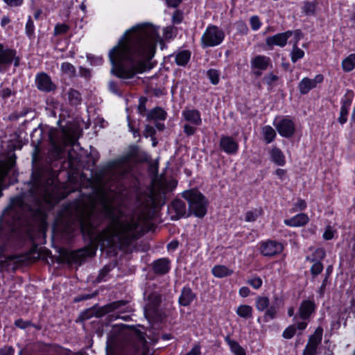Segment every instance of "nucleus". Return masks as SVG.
Masks as SVG:
<instances>
[{"instance_id":"31","label":"nucleus","mask_w":355,"mask_h":355,"mask_svg":"<svg viewBox=\"0 0 355 355\" xmlns=\"http://www.w3.org/2000/svg\"><path fill=\"white\" fill-rule=\"evenodd\" d=\"M271 160L276 165L284 166L286 164V157L282 150L274 147L270 152Z\"/></svg>"},{"instance_id":"49","label":"nucleus","mask_w":355,"mask_h":355,"mask_svg":"<svg viewBox=\"0 0 355 355\" xmlns=\"http://www.w3.org/2000/svg\"><path fill=\"white\" fill-rule=\"evenodd\" d=\"M70 30V26L64 23H58L55 24L53 30V35L58 36L66 34Z\"/></svg>"},{"instance_id":"64","label":"nucleus","mask_w":355,"mask_h":355,"mask_svg":"<svg viewBox=\"0 0 355 355\" xmlns=\"http://www.w3.org/2000/svg\"><path fill=\"white\" fill-rule=\"evenodd\" d=\"M87 58L92 65H101L103 63V58L102 57L89 55Z\"/></svg>"},{"instance_id":"19","label":"nucleus","mask_w":355,"mask_h":355,"mask_svg":"<svg viewBox=\"0 0 355 355\" xmlns=\"http://www.w3.org/2000/svg\"><path fill=\"white\" fill-rule=\"evenodd\" d=\"M16 49L0 43V71L6 72L9 68V61Z\"/></svg>"},{"instance_id":"14","label":"nucleus","mask_w":355,"mask_h":355,"mask_svg":"<svg viewBox=\"0 0 355 355\" xmlns=\"http://www.w3.org/2000/svg\"><path fill=\"white\" fill-rule=\"evenodd\" d=\"M317 309L316 304L313 300H304L301 302L298 308L297 313L294 316V319L297 317L302 320H309L311 315L315 313Z\"/></svg>"},{"instance_id":"20","label":"nucleus","mask_w":355,"mask_h":355,"mask_svg":"<svg viewBox=\"0 0 355 355\" xmlns=\"http://www.w3.org/2000/svg\"><path fill=\"white\" fill-rule=\"evenodd\" d=\"M314 254H318V257L320 259V260H316V259L315 257L311 258L309 257H307L306 259L310 261L311 262H313V264L311 266V267L310 268V272H311V275L313 277H315L319 274H320L324 269V266H323L321 260L324 258L325 252L323 249L318 248L315 250V251L312 254V256H313Z\"/></svg>"},{"instance_id":"45","label":"nucleus","mask_w":355,"mask_h":355,"mask_svg":"<svg viewBox=\"0 0 355 355\" xmlns=\"http://www.w3.org/2000/svg\"><path fill=\"white\" fill-rule=\"evenodd\" d=\"M286 32L290 33L289 38L291 36H293L291 42L293 44V46H298L299 42L303 38L304 35L302 32L301 29H295L294 31L288 30Z\"/></svg>"},{"instance_id":"23","label":"nucleus","mask_w":355,"mask_h":355,"mask_svg":"<svg viewBox=\"0 0 355 355\" xmlns=\"http://www.w3.org/2000/svg\"><path fill=\"white\" fill-rule=\"evenodd\" d=\"M170 209L175 213L171 217L172 220H178L186 216V204L180 199L173 200L171 204Z\"/></svg>"},{"instance_id":"24","label":"nucleus","mask_w":355,"mask_h":355,"mask_svg":"<svg viewBox=\"0 0 355 355\" xmlns=\"http://www.w3.org/2000/svg\"><path fill=\"white\" fill-rule=\"evenodd\" d=\"M309 221V218L307 214L299 213L290 218L284 219V223L288 227H300L306 225Z\"/></svg>"},{"instance_id":"43","label":"nucleus","mask_w":355,"mask_h":355,"mask_svg":"<svg viewBox=\"0 0 355 355\" xmlns=\"http://www.w3.org/2000/svg\"><path fill=\"white\" fill-rule=\"evenodd\" d=\"M263 214V211L261 207L255 209L254 211H248L245 215V220L246 222H254Z\"/></svg>"},{"instance_id":"28","label":"nucleus","mask_w":355,"mask_h":355,"mask_svg":"<svg viewBox=\"0 0 355 355\" xmlns=\"http://www.w3.org/2000/svg\"><path fill=\"white\" fill-rule=\"evenodd\" d=\"M191 56V52L189 50L179 51L175 55V62L178 66L186 67L189 63Z\"/></svg>"},{"instance_id":"48","label":"nucleus","mask_w":355,"mask_h":355,"mask_svg":"<svg viewBox=\"0 0 355 355\" xmlns=\"http://www.w3.org/2000/svg\"><path fill=\"white\" fill-rule=\"evenodd\" d=\"M318 3L305 1L302 8L303 12L306 15H314Z\"/></svg>"},{"instance_id":"40","label":"nucleus","mask_w":355,"mask_h":355,"mask_svg":"<svg viewBox=\"0 0 355 355\" xmlns=\"http://www.w3.org/2000/svg\"><path fill=\"white\" fill-rule=\"evenodd\" d=\"M323 329L322 327H318L314 333L309 336L308 343L314 345L317 347L321 343L322 340Z\"/></svg>"},{"instance_id":"6","label":"nucleus","mask_w":355,"mask_h":355,"mask_svg":"<svg viewBox=\"0 0 355 355\" xmlns=\"http://www.w3.org/2000/svg\"><path fill=\"white\" fill-rule=\"evenodd\" d=\"M47 170L43 165L33 166L32 168L30 180L28 184L30 187L29 193L37 194L48 185L49 180L46 177Z\"/></svg>"},{"instance_id":"22","label":"nucleus","mask_w":355,"mask_h":355,"mask_svg":"<svg viewBox=\"0 0 355 355\" xmlns=\"http://www.w3.org/2000/svg\"><path fill=\"white\" fill-rule=\"evenodd\" d=\"M270 62V58L266 55H258L253 58L251 60V68L259 70L254 72V75L260 76L261 71L266 70Z\"/></svg>"},{"instance_id":"25","label":"nucleus","mask_w":355,"mask_h":355,"mask_svg":"<svg viewBox=\"0 0 355 355\" xmlns=\"http://www.w3.org/2000/svg\"><path fill=\"white\" fill-rule=\"evenodd\" d=\"M353 96L345 95L341 98V107L340 111V116L338 121L341 124H345L347 121L349 110L352 103Z\"/></svg>"},{"instance_id":"60","label":"nucleus","mask_w":355,"mask_h":355,"mask_svg":"<svg viewBox=\"0 0 355 355\" xmlns=\"http://www.w3.org/2000/svg\"><path fill=\"white\" fill-rule=\"evenodd\" d=\"M96 295L97 293L80 294L74 298L73 302L77 303L83 301H86L96 297Z\"/></svg>"},{"instance_id":"55","label":"nucleus","mask_w":355,"mask_h":355,"mask_svg":"<svg viewBox=\"0 0 355 355\" xmlns=\"http://www.w3.org/2000/svg\"><path fill=\"white\" fill-rule=\"evenodd\" d=\"M250 24L252 30L257 31L261 27L262 22L258 15H253L250 18Z\"/></svg>"},{"instance_id":"17","label":"nucleus","mask_w":355,"mask_h":355,"mask_svg":"<svg viewBox=\"0 0 355 355\" xmlns=\"http://www.w3.org/2000/svg\"><path fill=\"white\" fill-rule=\"evenodd\" d=\"M221 150L227 155H235L238 153L239 145L231 136L223 135L219 141Z\"/></svg>"},{"instance_id":"21","label":"nucleus","mask_w":355,"mask_h":355,"mask_svg":"<svg viewBox=\"0 0 355 355\" xmlns=\"http://www.w3.org/2000/svg\"><path fill=\"white\" fill-rule=\"evenodd\" d=\"M153 273L158 276H162L169 272L171 270V261L168 258H159L151 264Z\"/></svg>"},{"instance_id":"39","label":"nucleus","mask_w":355,"mask_h":355,"mask_svg":"<svg viewBox=\"0 0 355 355\" xmlns=\"http://www.w3.org/2000/svg\"><path fill=\"white\" fill-rule=\"evenodd\" d=\"M342 69L345 72H350L355 68V53H351L342 61Z\"/></svg>"},{"instance_id":"51","label":"nucleus","mask_w":355,"mask_h":355,"mask_svg":"<svg viewBox=\"0 0 355 355\" xmlns=\"http://www.w3.org/2000/svg\"><path fill=\"white\" fill-rule=\"evenodd\" d=\"M307 207V204L305 200L298 198L297 200L293 203L291 212H297L304 211Z\"/></svg>"},{"instance_id":"46","label":"nucleus","mask_w":355,"mask_h":355,"mask_svg":"<svg viewBox=\"0 0 355 355\" xmlns=\"http://www.w3.org/2000/svg\"><path fill=\"white\" fill-rule=\"evenodd\" d=\"M304 51L298 46H293L291 52V59L293 63L297 62L304 57Z\"/></svg>"},{"instance_id":"5","label":"nucleus","mask_w":355,"mask_h":355,"mask_svg":"<svg viewBox=\"0 0 355 355\" xmlns=\"http://www.w3.org/2000/svg\"><path fill=\"white\" fill-rule=\"evenodd\" d=\"M281 302L282 300L277 295L273 297V301L270 304V299L267 296L259 295L255 298V307L259 312L265 311L263 321V322H268L269 320H274L277 317V314L279 309V304L278 302Z\"/></svg>"},{"instance_id":"7","label":"nucleus","mask_w":355,"mask_h":355,"mask_svg":"<svg viewBox=\"0 0 355 355\" xmlns=\"http://www.w3.org/2000/svg\"><path fill=\"white\" fill-rule=\"evenodd\" d=\"M225 32L218 26L209 24L201 37L202 48L214 47L220 45L225 40Z\"/></svg>"},{"instance_id":"52","label":"nucleus","mask_w":355,"mask_h":355,"mask_svg":"<svg viewBox=\"0 0 355 355\" xmlns=\"http://www.w3.org/2000/svg\"><path fill=\"white\" fill-rule=\"evenodd\" d=\"M148 97L141 96L139 98V105L137 106V112L141 116H144L146 112V103L148 102Z\"/></svg>"},{"instance_id":"47","label":"nucleus","mask_w":355,"mask_h":355,"mask_svg":"<svg viewBox=\"0 0 355 355\" xmlns=\"http://www.w3.org/2000/svg\"><path fill=\"white\" fill-rule=\"evenodd\" d=\"M178 33V27L174 25L168 26L164 29L163 34L166 40H173Z\"/></svg>"},{"instance_id":"53","label":"nucleus","mask_w":355,"mask_h":355,"mask_svg":"<svg viewBox=\"0 0 355 355\" xmlns=\"http://www.w3.org/2000/svg\"><path fill=\"white\" fill-rule=\"evenodd\" d=\"M184 19V13L180 10H175L172 15L171 21L173 25L181 24Z\"/></svg>"},{"instance_id":"42","label":"nucleus","mask_w":355,"mask_h":355,"mask_svg":"<svg viewBox=\"0 0 355 355\" xmlns=\"http://www.w3.org/2000/svg\"><path fill=\"white\" fill-rule=\"evenodd\" d=\"M94 308H96V305H94L93 306L83 311L76 320V322H84L86 320L92 318V317H94Z\"/></svg>"},{"instance_id":"44","label":"nucleus","mask_w":355,"mask_h":355,"mask_svg":"<svg viewBox=\"0 0 355 355\" xmlns=\"http://www.w3.org/2000/svg\"><path fill=\"white\" fill-rule=\"evenodd\" d=\"M207 76L209 78L210 83L214 85H218L220 82V72L217 69H208L207 71Z\"/></svg>"},{"instance_id":"35","label":"nucleus","mask_w":355,"mask_h":355,"mask_svg":"<svg viewBox=\"0 0 355 355\" xmlns=\"http://www.w3.org/2000/svg\"><path fill=\"white\" fill-rule=\"evenodd\" d=\"M315 88L312 79L304 77L298 84V89L302 95L307 94L311 89Z\"/></svg>"},{"instance_id":"59","label":"nucleus","mask_w":355,"mask_h":355,"mask_svg":"<svg viewBox=\"0 0 355 355\" xmlns=\"http://www.w3.org/2000/svg\"><path fill=\"white\" fill-rule=\"evenodd\" d=\"M14 324L16 327L24 330L31 327L32 322L31 320H24L22 318H18L15 321Z\"/></svg>"},{"instance_id":"10","label":"nucleus","mask_w":355,"mask_h":355,"mask_svg":"<svg viewBox=\"0 0 355 355\" xmlns=\"http://www.w3.org/2000/svg\"><path fill=\"white\" fill-rule=\"evenodd\" d=\"M95 255L96 248H93L90 243H87L85 247L69 253L67 261L71 263L81 265L87 257H93Z\"/></svg>"},{"instance_id":"2","label":"nucleus","mask_w":355,"mask_h":355,"mask_svg":"<svg viewBox=\"0 0 355 355\" xmlns=\"http://www.w3.org/2000/svg\"><path fill=\"white\" fill-rule=\"evenodd\" d=\"M105 218L110 220L118 227V239L120 245L126 248L144 235V231L140 228V223L135 219L121 221L123 216L121 209L105 202L101 211Z\"/></svg>"},{"instance_id":"30","label":"nucleus","mask_w":355,"mask_h":355,"mask_svg":"<svg viewBox=\"0 0 355 355\" xmlns=\"http://www.w3.org/2000/svg\"><path fill=\"white\" fill-rule=\"evenodd\" d=\"M225 342L228 345L230 349L234 355H246L245 349L239 345V343L232 340L230 335H227L224 338Z\"/></svg>"},{"instance_id":"13","label":"nucleus","mask_w":355,"mask_h":355,"mask_svg":"<svg viewBox=\"0 0 355 355\" xmlns=\"http://www.w3.org/2000/svg\"><path fill=\"white\" fill-rule=\"evenodd\" d=\"M132 350L134 351L135 354L148 355L149 347L146 339L145 332L139 329H135V339L132 344Z\"/></svg>"},{"instance_id":"32","label":"nucleus","mask_w":355,"mask_h":355,"mask_svg":"<svg viewBox=\"0 0 355 355\" xmlns=\"http://www.w3.org/2000/svg\"><path fill=\"white\" fill-rule=\"evenodd\" d=\"M147 119L150 120H165L167 116L166 112L161 107L156 106L150 110L147 114Z\"/></svg>"},{"instance_id":"34","label":"nucleus","mask_w":355,"mask_h":355,"mask_svg":"<svg viewBox=\"0 0 355 355\" xmlns=\"http://www.w3.org/2000/svg\"><path fill=\"white\" fill-rule=\"evenodd\" d=\"M16 159L17 156L14 153L11 156L6 158L4 161L0 162L1 170L5 173V175H8L15 166Z\"/></svg>"},{"instance_id":"38","label":"nucleus","mask_w":355,"mask_h":355,"mask_svg":"<svg viewBox=\"0 0 355 355\" xmlns=\"http://www.w3.org/2000/svg\"><path fill=\"white\" fill-rule=\"evenodd\" d=\"M35 26L31 16H28L25 25V34L31 42L35 38Z\"/></svg>"},{"instance_id":"61","label":"nucleus","mask_w":355,"mask_h":355,"mask_svg":"<svg viewBox=\"0 0 355 355\" xmlns=\"http://www.w3.org/2000/svg\"><path fill=\"white\" fill-rule=\"evenodd\" d=\"M278 79H279V77L272 72L266 75L263 78L265 83L269 87H272L273 83L277 81Z\"/></svg>"},{"instance_id":"9","label":"nucleus","mask_w":355,"mask_h":355,"mask_svg":"<svg viewBox=\"0 0 355 355\" xmlns=\"http://www.w3.org/2000/svg\"><path fill=\"white\" fill-rule=\"evenodd\" d=\"M282 243L272 239L262 241L259 244V253L265 257H275L279 255L284 250Z\"/></svg>"},{"instance_id":"29","label":"nucleus","mask_w":355,"mask_h":355,"mask_svg":"<svg viewBox=\"0 0 355 355\" xmlns=\"http://www.w3.org/2000/svg\"><path fill=\"white\" fill-rule=\"evenodd\" d=\"M67 98L69 104L73 107L80 105L83 101L81 93L73 88H69L68 90Z\"/></svg>"},{"instance_id":"62","label":"nucleus","mask_w":355,"mask_h":355,"mask_svg":"<svg viewBox=\"0 0 355 355\" xmlns=\"http://www.w3.org/2000/svg\"><path fill=\"white\" fill-rule=\"evenodd\" d=\"M16 94V92L15 91H12L10 88L9 87H6V88H3L1 91H0V96L6 100V99H8V98H10L11 96H15Z\"/></svg>"},{"instance_id":"15","label":"nucleus","mask_w":355,"mask_h":355,"mask_svg":"<svg viewBox=\"0 0 355 355\" xmlns=\"http://www.w3.org/2000/svg\"><path fill=\"white\" fill-rule=\"evenodd\" d=\"M128 302L123 300H116L108 303L103 306L98 307V304L96 305V308H94V317L96 318H102L107 313L113 312L122 306H124L127 304Z\"/></svg>"},{"instance_id":"50","label":"nucleus","mask_w":355,"mask_h":355,"mask_svg":"<svg viewBox=\"0 0 355 355\" xmlns=\"http://www.w3.org/2000/svg\"><path fill=\"white\" fill-rule=\"evenodd\" d=\"M61 70L63 73H67L71 77L75 76L76 73L75 67L68 62H64L61 64Z\"/></svg>"},{"instance_id":"12","label":"nucleus","mask_w":355,"mask_h":355,"mask_svg":"<svg viewBox=\"0 0 355 355\" xmlns=\"http://www.w3.org/2000/svg\"><path fill=\"white\" fill-rule=\"evenodd\" d=\"M162 303V295L155 292L150 293L147 297V303L144 306V314L147 317H153L159 312Z\"/></svg>"},{"instance_id":"57","label":"nucleus","mask_w":355,"mask_h":355,"mask_svg":"<svg viewBox=\"0 0 355 355\" xmlns=\"http://www.w3.org/2000/svg\"><path fill=\"white\" fill-rule=\"evenodd\" d=\"M247 283L254 289H259L263 284L261 278L259 276H255L248 280Z\"/></svg>"},{"instance_id":"3","label":"nucleus","mask_w":355,"mask_h":355,"mask_svg":"<svg viewBox=\"0 0 355 355\" xmlns=\"http://www.w3.org/2000/svg\"><path fill=\"white\" fill-rule=\"evenodd\" d=\"M80 233L85 243H90L96 252L100 245L101 249L112 248L114 245L113 235L108 228L98 232L96 226L90 220H82L80 224Z\"/></svg>"},{"instance_id":"8","label":"nucleus","mask_w":355,"mask_h":355,"mask_svg":"<svg viewBox=\"0 0 355 355\" xmlns=\"http://www.w3.org/2000/svg\"><path fill=\"white\" fill-rule=\"evenodd\" d=\"M272 124L278 134L284 138L290 139L296 132L295 121L288 115L276 117Z\"/></svg>"},{"instance_id":"26","label":"nucleus","mask_w":355,"mask_h":355,"mask_svg":"<svg viewBox=\"0 0 355 355\" xmlns=\"http://www.w3.org/2000/svg\"><path fill=\"white\" fill-rule=\"evenodd\" d=\"M196 298V294L193 292L189 285L184 286L181 291V294L178 298V303L182 306H189Z\"/></svg>"},{"instance_id":"36","label":"nucleus","mask_w":355,"mask_h":355,"mask_svg":"<svg viewBox=\"0 0 355 355\" xmlns=\"http://www.w3.org/2000/svg\"><path fill=\"white\" fill-rule=\"evenodd\" d=\"M236 313L240 318L245 320L252 318L253 317V309L248 304L239 305L236 310Z\"/></svg>"},{"instance_id":"11","label":"nucleus","mask_w":355,"mask_h":355,"mask_svg":"<svg viewBox=\"0 0 355 355\" xmlns=\"http://www.w3.org/2000/svg\"><path fill=\"white\" fill-rule=\"evenodd\" d=\"M37 89L44 93L54 92L57 85L52 81L51 76L46 72H38L35 78Z\"/></svg>"},{"instance_id":"18","label":"nucleus","mask_w":355,"mask_h":355,"mask_svg":"<svg viewBox=\"0 0 355 355\" xmlns=\"http://www.w3.org/2000/svg\"><path fill=\"white\" fill-rule=\"evenodd\" d=\"M128 159L133 160L138 163L148 162L150 157L146 152L141 151L137 145H130L125 155Z\"/></svg>"},{"instance_id":"41","label":"nucleus","mask_w":355,"mask_h":355,"mask_svg":"<svg viewBox=\"0 0 355 355\" xmlns=\"http://www.w3.org/2000/svg\"><path fill=\"white\" fill-rule=\"evenodd\" d=\"M263 135L264 141L267 144L272 143L277 137L275 130L269 125L263 128Z\"/></svg>"},{"instance_id":"56","label":"nucleus","mask_w":355,"mask_h":355,"mask_svg":"<svg viewBox=\"0 0 355 355\" xmlns=\"http://www.w3.org/2000/svg\"><path fill=\"white\" fill-rule=\"evenodd\" d=\"M111 271V267L109 265L104 266L99 271V273L96 277L97 282H101L105 281V278Z\"/></svg>"},{"instance_id":"37","label":"nucleus","mask_w":355,"mask_h":355,"mask_svg":"<svg viewBox=\"0 0 355 355\" xmlns=\"http://www.w3.org/2000/svg\"><path fill=\"white\" fill-rule=\"evenodd\" d=\"M43 140V131L35 129L31 135V144L38 150Z\"/></svg>"},{"instance_id":"63","label":"nucleus","mask_w":355,"mask_h":355,"mask_svg":"<svg viewBox=\"0 0 355 355\" xmlns=\"http://www.w3.org/2000/svg\"><path fill=\"white\" fill-rule=\"evenodd\" d=\"M317 346L307 343L306 347L304 349L303 355H315L317 353Z\"/></svg>"},{"instance_id":"16","label":"nucleus","mask_w":355,"mask_h":355,"mask_svg":"<svg viewBox=\"0 0 355 355\" xmlns=\"http://www.w3.org/2000/svg\"><path fill=\"white\" fill-rule=\"evenodd\" d=\"M289 35L290 33L285 31L267 37L266 38V45L268 49L272 50L275 46L284 47L288 43Z\"/></svg>"},{"instance_id":"4","label":"nucleus","mask_w":355,"mask_h":355,"mask_svg":"<svg viewBox=\"0 0 355 355\" xmlns=\"http://www.w3.org/2000/svg\"><path fill=\"white\" fill-rule=\"evenodd\" d=\"M182 196L188 202L187 217L193 215L197 218H202L205 216L209 202L206 196L197 188L184 191L182 193Z\"/></svg>"},{"instance_id":"54","label":"nucleus","mask_w":355,"mask_h":355,"mask_svg":"<svg viewBox=\"0 0 355 355\" xmlns=\"http://www.w3.org/2000/svg\"><path fill=\"white\" fill-rule=\"evenodd\" d=\"M295 324H291L284 329L282 333V336L285 339H291L295 335Z\"/></svg>"},{"instance_id":"27","label":"nucleus","mask_w":355,"mask_h":355,"mask_svg":"<svg viewBox=\"0 0 355 355\" xmlns=\"http://www.w3.org/2000/svg\"><path fill=\"white\" fill-rule=\"evenodd\" d=\"M182 116L194 125L198 126L202 124L201 114L198 110H185L182 112Z\"/></svg>"},{"instance_id":"1","label":"nucleus","mask_w":355,"mask_h":355,"mask_svg":"<svg viewBox=\"0 0 355 355\" xmlns=\"http://www.w3.org/2000/svg\"><path fill=\"white\" fill-rule=\"evenodd\" d=\"M159 37L158 29L150 23L125 31L109 51L111 73L118 78L128 80L152 69L150 62L155 53L152 42Z\"/></svg>"},{"instance_id":"33","label":"nucleus","mask_w":355,"mask_h":355,"mask_svg":"<svg viewBox=\"0 0 355 355\" xmlns=\"http://www.w3.org/2000/svg\"><path fill=\"white\" fill-rule=\"evenodd\" d=\"M234 271L224 265H216L211 269L212 275L217 278H223L230 276Z\"/></svg>"},{"instance_id":"58","label":"nucleus","mask_w":355,"mask_h":355,"mask_svg":"<svg viewBox=\"0 0 355 355\" xmlns=\"http://www.w3.org/2000/svg\"><path fill=\"white\" fill-rule=\"evenodd\" d=\"M336 233V230L333 229V227L328 225L326 226L324 229V232L322 234V238L325 241H329L334 239V234Z\"/></svg>"}]
</instances>
